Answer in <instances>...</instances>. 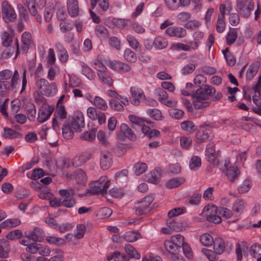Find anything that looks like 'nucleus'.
<instances>
[{
	"label": "nucleus",
	"instance_id": "nucleus-18",
	"mask_svg": "<svg viewBox=\"0 0 261 261\" xmlns=\"http://www.w3.org/2000/svg\"><path fill=\"white\" fill-rule=\"evenodd\" d=\"M92 153L89 152H84L76 155L73 159V165L75 166H81L91 158Z\"/></svg>",
	"mask_w": 261,
	"mask_h": 261
},
{
	"label": "nucleus",
	"instance_id": "nucleus-29",
	"mask_svg": "<svg viewBox=\"0 0 261 261\" xmlns=\"http://www.w3.org/2000/svg\"><path fill=\"white\" fill-rule=\"evenodd\" d=\"M162 171L160 168L155 169L151 172V176L148 177V181L149 182L157 184L159 182Z\"/></svg>",
	"mask_w": 261,
	"mask_h": 261
},
{
	"label": "nucleus",
	"instance_id": "nucleus-44",
	"mask_svg": "<svg viewBox=\"0 0 261 261\" xmlns=\"http://www.w3.org/2000/svg\"><path fill=\"white\" fill-rule=\"evenodd\" d=\"M47 241L49 243L57 246H61L65 244V240L64 238L49 236L46 237Z\"/></svg>",
	"mask_w": 261,
	"mask_h": 261
},
{
	"label": "nucleus",
	"instance_id": "nucleus-13",
	"mask_svg": "<svg viewBox=\"0 0 261 261\" xmlns=\"http://www.w3.org/2000/svg\"><path fill=\"white\" fill-rule=\"evenodd\" d=\"M204 211L209 213V215L207 216V220L211 222L214 223H220L222 221L221 217L216 215L217 213L218 208L216 205H208L204 207Z\"/></svg>",
	"mask_w": 261,
	"mask_h": 261
},
{
	"label": "nucleus",
	"instance_id": "nucleus-59",
	"mask_svg": "<svg viewBox=\"0 0 261 261\" xmlns=\"http://www.w3.org/2000/svg\"><path fill=\"white\" fill-rule=\"evenodd\" d=\"M169 113L171 117L176 119L182 118L184 115V112L182 110L177 109H171L169 110Z\"/></svg>",
	"mask_w": 261,
	"mask_h": 261
},
{
	"label": "nucleus",
	"instance_id": "nucleus-15",
	"mask_svg": "<svg viewBox=\"0 0 261 261\" xmlns=\"http://www.w3.org/2000/svg\"><path fill=\"white\" fill-rule=\"evenodd\" d=\"M27 236L31 238L33 243L36 242H41L43 239L44 231L42 229L35 227L33 231H26Z\"/></svg>",
	"mask_w": 261,
	"mask_h": 261
},
{
	"label": "nucleus",
	"instance_id": "nucleus-8",
	"mask_svg": "<svg viewBox=\"0 0 261 261\" xmlns=\"http://www.w3.org/2000/svg\"><path fill=\"white\" fill-rule=\"evenodd\" d=\"M73 129L76 132L82 131V128L85 126L84 117L83 113L77 111L74 113V117L71 122Z\"/></svg>",
	"mask_w": 261,
	"mask_h": 261
},
{
	"label": "nucleus",
	"instance_id": "nucleus-49",
	"mask_svg": "<svg viewBox=\"0 0 261 261\" xmlns=\"http://www.w3.org/2000/svg\"><path fill=\"white\" fill-rule=\"evenodd\" d=\"M181 128L188 133H191L195 130V126L191 121H185L180 124Z\"/></svg>",
	"mask_w": 261,
	"mask_h": 261
},
{
	"label": "nucleus",
	"instance_id": "nucleus-30",
	"mask_svg": "<svg viewBox=\"0 0 261 261\" xmlns=\"http://www.w3.org/2000/svg\"><path fill=\"white\" fill-rule=\"evenodd\" d=\"M120 131L126 137L132 140H135L136 139V135L133 133L132 129L126 124L123 123L121 124Z\"/></svg>",
	"mask_w": 261,
	"mask_h": 261
},
{
	"label": "nucleus",
	"instance_id": "nucleus-40",
	"mask_svg": "<svg viewBox=\"0 0 261 261\" xmlns=\"http://www.w3.org/2000/svg\"><path fill=\"white\" fill-rule=\"evenodd\" d=\"M238 37L237 32L235 29H230L226 37V43L228 45L232 44Z\"/></svg>",
	"mask_w": 261,
	"mask_h": 261
},
{
	"label": "nucleus",
	"instance_id": "nucleus-24",
	"mask_svg": "<svg viewBox=\"0 0 261 261\" xmlns=\"http://www.w3.org/2000/svg\"><path fill=\"white\" fill-rule=\"evenodd\" d=\"M10 250L9 242L5 239L0 240V257L6 258Z\"/></svg>",
	"mask_w": 261,
	"mask_h": 261
},
{
	"label": "nucleus",
	"instance_id": "nucleus-4",
	"mask_svg": "<svg viewBox=\"0 0 261 261\" xmlns=\"http://www.w3.org/2000/svg\"><path fill=\"white\" fill-rule=\"evenodd\" d=\"M229 164V161L225 160L224 162L221 163L219 165V166L218 167L220 170L224 171L225 170H226V175L227 176L228 180L230 182H233L236 179L238 178L240 175V172L237 167H228Z\"/></svg>",
	"mask_w": 261,
	"mask_h": 261
},
{
	"label": "nucleus",
	"instance_id": "nucleus-60",
	"mask_svg": "<svg viewBox=\"0 0 261 261\" xmlns=\"http://www.w3.org/2000/svg\"><path fill=\"white\" fill-rule=\"evenodd\" d=\"M128 173V171L127 169H123L121 171L117 172L115 177L116 181L117 182L125 180L127 177Z\"/></svg>",
	"mask_w": 261,
	"mask_h": 261
},
{
	"label": "nucleus",
	"instance_id": "nucleus-22",
	"mask_svg": "<svg viewBox=\"0 0 261 261\" xmlns=\"http://www.w3.org/2000/svg\"><path fill=\"white\" fill-rule=\"evenodd\" d=\"M128 118L132 123V127L134 129H137V126L141 128L144 124L145 122H146L147 123H151V121L149 120L140 118L133 115H129Z\"/></svg>",
	"mask_w": 261,
	"mask_h": 261
},
{
	"label": "nucleus",
	"instance_id": "nucleus-17",
	"mask_svg": "<svg viewBox=\"0 0 261 261\" xmlns=\"http://www.w3.org/2000/svg\"><path fill=\"white\" fill-rule=\"evenodd\" d=\"M184 243V237L180 234H176L172 236L170 240L165 241L164 245H166L168 248H170L169 250H171L170 246L172 245L181 248Z\"/></svg>",
	"mask_w": 261,
	"mask_h": 261
},
{
	"label": "nucleus",
	"instance_id": "nucleus-53",
	"mask_svg": "<svg viewBox=\"0 0 261 261\" xmlns=\"http://www.w3.org/2000/svg\"><path fill=\"white\" fill-rule=\"evenodd\" d=\"M57 86L55 83L51 84L48 83V85L45 87L43 95L49 96L51 94H55L57 92Z\"/></svg>",
	"mask_w": 261,
	"mask_h": 261
},
{
	"label": "nucleus",
	"instance_id": "nucleus-27",
	"mask_svg": "<svg viewBox=\"0 0 261 261\" xmlns=\"http://www.w3.org/2000/svg\"><path fill=\"white\" fill-rule=\"evenodd\" d=\"M213 244L214 245V249L217 254H221L224 251L226 246L225 242L222 239L216 238Z\"/></svg>",
	"mask_w": 261,
	"mask_h": 261
},
{
	"label": "nucleus",
	"instance_id": "nucleus-10",
	"mask_svg": "<svg viewBox=\"0 0 261 261\" xmlns=\"http://www.w3.org/2000/svg\"><path fill=\"white\" fill-rule=\"evenodd\" d=\"M113 163L112 154L107 151H101L100 158V165L101 168L106 170L111 167Z\"/></svg>",
	"mask_w": 261,
	"mask_h": 261
},
{
	"label": "nucleus",
	"instance_id": "nucleus-7",
	"mask_svg": "<svg viewBox=\"0 0 261 261\" xmlns=\"http://www.w3.org/2000/svg\"><path fill=\"white\" fill-rule=\"evenodd\" d=\"M54 110V107L53 106H50L47 103L43 104L39 111L37 118L38 121L40 123H43L46 121L49 118Z\"/></svg>",
	"mask_w": 261,
	"mask_h": 261
},
{
	"label": "nucleus",
	"instance_id": "nucleus-34",
	"mask_svg": "<svg viewBox=\"0 0 261 261\" xmlns=\"http://www.w3.org/2000/svg\"><path fill=\"white\" fill-rule=\"evenodd\" d=\"M222 53L225 57L226 61L229 66H233L236 62V58L230 52L228 47L226 48L224 50H222Z\"/></svg>",
	"mask_w": 261,
	"mask_h": 261
},
{
	"label": "nucleus",
	"instance_id": "nucleus-26",
	"mask_svg": "<svg viewBox=\"0 0 261 261\" xmlns=\"http://www.w3.org/2000/svg\"><path fill=\"white\" fill-rule=\"evenodd\" d=\"M26 5L31 14L35 17L38 22H40L41 17L37 15L35 0H26Z\"/></svg>",
	"mask_w": 261,
	"mask_h": 261
},
{
	"label": "nucleus",
	"instance_id": "nucleus-56",
	"mask_svg": "<svg viewBox=\"0 0 261 261\" xmlns=\"http://www.w3.org/2000/svg\"><path fill=\"white\" fill-rule=\"evenodd\" d=\"M126 40L129 45L135 50H137L139 49V43L137 39L132 35H128L126 37Z\"/></svg>",
	"mask_w": 261,
	"mask_h": 261
},
{
	"label": "nucleus",
	"instance_id": "nucleus-42",
	"mask_svg": "<svg viewBox=\"0 0 261 261\" xmlns=\"http://www.w3.org/2000/svg\"><path fill=\"white\" fill-rule=\"evenodd\" d=\"M20 223V221L19 219H7L5 221L3 222L0 224L1 228H5L7 227H15L19 225Z\"/></svg>",
	"mask_w": 261,
	"mask_h": 261
},
{
	"label": "nucleus",
	"instance_id": "nucleus-61",
	"mask_svg": "<svg viewBox=\"0 0 261 261\" xmlns=\"http://www.w3.org/2000/svg\"><path fill=\"white\" fill-rule=\"evenodd\" d=\"M2 44L4 46L8 47L12 41V38L7 32H4L2 34Z\"/></svg>",
	"mask_w": 261,
	"mask_h": 261
},
{
	"label": "nucleus",
	"instance_id": "nucleus-39",
	"mask_svg": "<svg viewBox=\"0 0 261 261\" xmlns=\"http://www.w3.org/2000/svg\"><path fill=\"white\" fill-rule=\"evenodd\" d=\"M3 137L5 138L13 139L21 136V134L11 128L5 127Z\"/></svg>",
	"mask_w": 261,
	"mask_h": 261
},
{
	"label": "nucleus",
	"instance_id": "nucleus-11",
	"mask_svg": "<svg viewBox=\"0 0 261 261\" xmlns=\"http://www.w3.org/2000/svg\"><path fill=\"white\" fill-rule=\"evenodd\" d=\"M215 145L213 143H210L206 149V155L207 157V161L214 166H219L221 164L219 160L216 155V151L214 148Z\"/></svg>",
	"mask_w": 261,
	"mask_h": 261
},
{
	"label": "nucleus",
	"instance_id": "nucleus-36",
	"mask_svg": "<svg viewBox=\"0 0 261 261\" xmlns=\"http://www.w3.org/2000/svg\"><path fill=\"white\" fill-rule=\"evenodd\" d=\"M97 75L100 81L111 87L113 86V81L112 77L106 72H97Z\"/></svg>",
	"mask_w": 261,
	"mask_h": 261
},
{
	"label": "nucleus",
	"instance_id": "nucleus-31",
	"mask_svg": "<svg viewBox=\"0 0 261 261\" xmlns=\"http://www.w3.org/2000/svg\"><path fill=\"white\" fill-rule=\"evenodd\" d=\"M86 231V226L83 224H78L76 226V232H75L74 236L70 234H67L65 238L66 239H68L70 237H74L76 239H81L84 237V235Z\"/></svg>",
	"mask_w": 261,
	"mask_h": 261
},
{
	"label": "nucleus",
	"instance_id": "nucleus-37",
	"mask_svg": "<svg viewBox=\"0 0 261 261\" xmlns=\"http://www.w3.org/2000/svg\"><path fill=\"white\" fill-rule=\"evenodd\" d=\"M90 101L97 108L101 110H106L108 108L106 101L99 96H96L93 101Z\"/></svg>",
	"mask_w": 261,
	"mask_h": 261
},
{
	"label": "nucleus",
	"instance_id": "nucleus-12",
	"mask_svg": "<svg viewBox=\"0 0 261 261\" xmlns=\"http://www.w3.org/2000/svg\"><path fill=\"white\" fill-rule=\"evenodd\" d=\"M165 32L170 37H174L177 38H183L187 35L186 30L179 27H169L166 29Z\"/></svg>",
	"mask_w": 261,
	"mask_h": 261
},
{
	"label": "nucleus",
	"instance_id": "nucleus-19",
	"mask_svg": "<svg viewBox=\"0 0 261 261\" xmlns=\"http://www.w3.org/2000/svg\"><path fill=\"white\" fill-rule=\"evenodd\" d=\"M67 9L69 14L73 17L78 15L79 13L77 0H67Z\"/></svg>",
	"mask_w": 261,
	"mask_h": 261
},
{
	"label": "nucleus",
	"instance_id": "nucleus-3",
	"mask_svg": "<svg viewBox=\"0 0 261 261\" xmlns=\"http://www.w3.org/2000/svg\"><path fill=\"white\" fill-rule=\"evenodd\" d=\"M254 4L253 0H238L237 12L243 17H248L253 10Z\"/></svg>",
	"mask_w": 261,
	"mask_h": 261
},
{
	"label": "nucleus",
	"instance_id": "nucleus-52",
	"mask_svg": "<svg viewBox=\"0 0 261 261\" xmlns=\"http://www.w3.org/2000/svg\"><path fill=\"white\" fill-rule=\"evenodd\" d=\"M48 81L44 79H37L36 81V86L40 92L43 95L45 87L48 85Z\"/></svg>",
	"mask_w": 261,
	"mask_h": 261
},
{
	"label": "nucleus",
	"instance_id": "nucleus-55",
	"mask_svg": "<svg viewBox=\"0 0 261 261\" xmlns=\"http://www.w3.org/2000/svg\"><path fill=\"white\" fill-rule=\"evenodd\" d=\"M80 138L85 141L92 142L95 139V133L92 130L85 132L81 135Z\"/></svg>",
	"mask_w": 261,
	"mask_h": 261
},
{
	"label": "nucleus",
	"instance_id": "nucleus-1",
	"mask_svg": "<svg viewBox=\"0 0 261 261\" xmlns=\"http://www.w3.org/2000/svg\"><path fill=\"white\" fill-rule=\"evenodd\" d=\"M216 90L211 86L205 85L204 88L200 87L192 95L193 105L195 109H200L208 107L210 103L206 101L210 96L214 95Z\"/></svg>",
	"mask_w": 261,
	"mask_h": 261
},
{
	"label": "nucleus",
	"instance_id": "nucleus-2",
	"mask_svg": "<svg viewBox=\"0 0 261 261\" xmlns=\"http://www.w3.org/2000/svg\"><path fill=\"white\" fill-rule=\"evenodd\" d=\"M153 200V198L148 195L141 201L136 202L134 207L135 214L138 216H141L149 213L152 209L151 204Z\"/></svg>",
	"mask_w": 261,
	"mask_h": 261
},
{
	"label": "nucleus",
	"instance_id": "nucleus-6",
	"mask_svg": "<svg viewBox=\"0 0 261 261\" xmlns=\"http://www.w3.org/2000/svg\"><path fill=\"white\" fill-rule=\"evenodd\" d=\"M2 10L4 19L8 21H14L16 18V14L11 5L7 1L2 4Z\"/></svg>",
	"mask_w": 261,
	"mask_h": 261
},
{
	"label": "nucleus",
	"instance_id": "nucleus-16",
	"mask_svg": "<svg viewBox=\"0 0 261 261\" xmlns=\"http://www.w3.org/2000/svg\"><path fill=\"white\" fill-rule=\"evenodd\" d=\"M220 14L219 15L217 22L216 24V30L219 33H222L225 28L224 21L225 5L221 4L219 7Z\"/></svg>",
	"mask_w": 261,
	"mask_h": 261
},
{
	"label": "nucleus",
	"instance_id": "nucleus-9",
	"mask_svg": "<svg viewBox=\"0 0 261 261\" xmlns=\"http://www.w3.org/2000/svg\"><path fill=\"white\" fill-rule=\"evenodd\" d=\"M26 251L30 253L36 254L38 253L43 256L49 255L50 250L47 246H42L39 244H35V246H31L26 248Z\"/></svg>",
	"mask_w": 261,
	"mask_h": 261
},
{
	"label": "nucleus",
	"instance_id": "nucleus-20",
	"mask_svg": "<svg viewBox=\"0 0 261 261\" xmlns=\"http://www.w3.org/2000/svg\"><path fill=\"white\" fill-rule=\"evenodd\" d=\"M259 66L260 64L258 61L254 62L249 65L246 73V78L247 81H251L253 79L257 73Z\"/></svg>",
	"mask_w": 261,
	"mask_h": 261
},
{
	"label": "nucleus",
	"instance_id": "nucleus-14",
	"mask_svg": "<svg viewBox=\"0 0 261 261\" xmlns=\"http://www.w3.org/2000/svg\"><path fill=\"white\" fill-rule=\"evenodd\" d=\"M131 97L130 101L132 104L135 106H138L140 103V100L144 97L143 92L135 87L130 88V89Z\"/></svg>",
	"mask_w": 261,
	"mask_h": 261
},
{
	"label": "nucleus",
	"instance_id": "nucleus-47",
	"mask_svg": "<svg viewBox=\"0 0 261 261\" xmlns=\"http://www.w3.org/2000/svg\"><path fill=\"white\" fill-rule=\"evenodd\" d=\"M27 115L29 120L34 121L35 118L36 110L34 103H29L27 105Z\"/></svg>",
	"mask_w": 261,
	"mask_h": 261
},
{
	"label": "nucleus",
	"instance_id": "nucleus-45",
	"mask_svg": "<svg viewBox=\"0 0 261 261\" xmlns=\"http://www.w3.org/2000/svg\"><path fill=\"white\" fill-rule=\"evenodd\" d=\"M141 238V234L135 231H128L124 234V239L128 242H133Z\"/></svg>",
	"mask_w": 261,
	"mask_h": 261
},
{
	"label": "nucleus",
	"instance_id": "nucleus-5",
	"mask_svg": "<svg viewBox=\"0 0 261 261\" xmlns=\"http://www.w3.org/2000/svg\"><path fill=\"white\" fill-rule=\"evenodd\" d=\"M213 137V135L212 134L211 130L205 126L201 125L196 134L195 142L198 144H201Z\"/></svg>",
	"mask_w": 261,
	"mask_h": 261
},
{
	"label": "nucleus",
	"instance_id": "nucleus-32",
	"mask_svg": "<svg viewBox=\"0 0 261 261\" xmlns=\"http://www.w3.org/2000/svg\"><path fill=\"white\" fill-rule=\"evenodd\" d=\"M153 45L156 48L162 49L167 46L168 41L165 38L158 36L154 39Z\"/></svg>",
	"mask_w": 261,
	"mask_h": 261
},
{
	"label": "nucleus",
	"instance_id": "nucleus-64",
	"mask_svg": "<svg viewBox=\"0 0 261 261\" xmlns=\"http://www.w3.org/2000/svg\"><path fill=\"white\" fill-rule=\"evenodd\" d=\"M251 182L249 180H245L239 187L238 191L240 193H244L249 190L251 188Z\"/></svg>",
	"mask_w": 261,
	"mask_h": 261
},
{
	"label": "nucleus",
	"instance_id": "nucleus-43",
	"mask_svg": "<svg viewBox=\"0 0 261 261\" xmlns=\"http://www.w3.org/2000/svg\"><path fill=\"white\" fill-rule=\"evenodd\" d=\"M185 180L181 178H174L169 180L166 183V187L170 189L177 187L184 183Z\"/></svg>",
	"mask_w": 261,
	"mask_h": 261
},
{
	"label": "nucleus",
	"instance_id": "nucleus-41",
	"mask_svg": "<svg viewBox=\"0 0 261 261\" xmlns=\"http://www.w3.org/2000/svg\"><path fill=\"white\" fill-rule=\"evenodd\" d=\"M124 249L125 252L129 255V258H135L136 259H139L140 258V255L137 252L135 248L130 244L126 245Z\"/></svg>",
	"mask_w": 261,
	"mask_h": 261
},
{
	"label": "nucleus",
	"instance_id": "nucleus-38",
	"mask_svg": "<svg viewBox=\"0 0 261 261\" xmlns=\"http://www.w3.org/2000/svg\"><path fill=\"white\" fill-rule=\"evenodd\" d=\"M147 113L151 118L155 120H161L163 118L161 111L158 109H148Z\"/></svg>",
	"mask_w": 261,
	"mask_h": 261
},
{
	"label": "nucleus",
	"instance_id": "nucleus-23",
	"mask_svg": "<svg viewBox=\"0 0 261 261\" xmlns=\"http://www.w3.org/2000/svg\"><path fill=\"white\" fill-rule=\"evenodd\" d=\"M128 118L132 123V127L134 129H137V126L141 128L144 124L145 122H146L147 123H151V121L149 120L140 118L133 115H129Z\"/></svg>",
	"mask_w": 261,
	"mask_h": 261
},
{
	"label": "nucleus",
	"instance_id": "nucleus-63",
	"mask_svg": "<svg viewBox=\"0 0 261 261\" xmlns=\"http://www.w3.org/2000/svg\"><path fill=\"white\" fill-rule=\"evenodd\" d=\"M95 33L97 36L107 37L108 34L107 29L102 25H98L95 29Z\"/></svg>",
	"mask_w": 261,
	"mask_h": 261
},
{
	"label": "nucleus",
	"instance_id": "nucleus-35",
	"mask_svg": "<svg viewBox=\"0 0 261 261\" xmlns=\"http://www.w3.org/2000/svg\"><path fill=\"white\" fill-rule=\"evenodd\" d=\"M214 239L209 233H205L201 235L200 241L203 246H211L214 243Z\"/></svg>",
	"mask_w": 261,
	"mask_h": 261
},
{
	"label": "nucleus",
	"instance_id": "nucleus-62",
	"mask_svg": "<svg viewBox=\"0 0 261 261\" xmlns=\"http://www.w3.org/2000/svg\"><path fill=\"white\" fill-rule=\"evenodd\" d=\"M201 164V159L198 156H193L190 162V168L191 169H195L199 168Z\"/></svg>",
	"mask_w": 261,
	"mask_h": 261
},
{
	"label": "nucleus",
	"instance_id": "nucleus-51",
	"mask_svg": "<svg viewBox=\"0 0 261 261\" xmlns=\"http://www.w3.org/2000/svg\"><path fill=\"white\" fill-rule=\"evenodd\" d=\"M250 252L252 257L255 258L259 257L261 255V246L257 243L253 244L250 247Z\"/></svg>",
	"mask_w": 261,
	"mask_h": 261
},
{
	"label": "nucleus",
	"instance_id": "nucleus-50",
	"mask_svg": "<svg viewBox=\"0 0 261 261\" xmlns=\"http://www.w3.org/2000/svg\"><path fill=\"white\" fill-rule=\"evenodd\" d=\"M134 168L135 174L138 176L146 171L147 166L144 163L138 162L135 165Z\"/></svg>",
	"mask_w": 261,
	"mask_h": 261
},
{
	"label": "nucleus",
	"instance_id": "nucleus-33",
	"mask_svg": "<svg viewBox=\"0 0 261 261\" xmlns=\"http://www.w3.org/2000/svg\"><path fill=\"white\" fill-rule=\"evenodd\" d=\"M245 208L244 202L241 200H237L233 203L232 206V210L234 213H236L238 215H237L236 217H239L241 214L243 213Z\"/></svg>",
	"mask_w": 261,
	"mask_h": 261
},
{
	"label": "nucleus",
	"instance_id": "nucleus-57",
	"mask_svg": "<svg viewBox=\"0 0 261 261\" xmlns=\"http://www.w3.org/2000/svg\"><path fill=\"white\" fill-rule=\"evenodd\" d=\"M167 225L172 230L179 231L181 229V225L180 222H177L174 219H172V218H169L167 221Z\"/></svg>",
	"mask_w": 261,
	"mask_h": 261
},
{
	"label": "nucleus",
	"instance_id": "nucleus-28",
	"mask_svg": "<svg viewBox=\"0 0 261 261\" xmlns=\"http://www.w3.org/2000/svg\"><path fill=\"white\" fill-rule=\"evenodd\" d=\"M248 246L246 242L243 241L241 244L237 243L236 244V252L237 256V259L241 260L242 259V252L244 254L248 252Z\"/></svg>",
	"mask_w": 261,
	"mask_h": 261
},
{
	"label": "nucleus",
	"instance_id": "nucleus-48",
	"mask_svg": "<svg viewBox=\"0 0 261 261\" xmlns=\"http://www.w3.org/2000/svg\"><path fill=\"white\" fill-rule=\"evenodd\" d=\"M124 59L128 62L134 63L137 60L136 54L129 48H126L124 52Z\"/></svg>",
	"mask_w": 261,
	"mask_h": 261
},
{
	"label": "nucleus",
	"instance_id": "nucleus-46",
	"mask_svg": "<svg viewBox=\"0 0 261 261\" xmlns=\"http://www.w3.org/2000/svg\"><path fill=\"white\" fill-rule=\"evenodd\" d=\"M74 176L77 182L79 184L84 183L87 180L85 172L81 169H78L74 172Z\"/></svg>",
	"mask_w": 261,
	"mask_h": 261
},
{
	"label": "nucleus",
	"instance_id": "nucleus-58",
	"mask_svg": "<svg viewBox=\"0 0 261 261\" xmlns=\"http://www.w3.org/2000/svg\"><path fill=\"white\" fill-rule=\"evenodd\" d=\"M82 73L90 80H93L95 75L91 69L87 65L83 64L82 66Z\"/></svg>",
	"mask_w": 261,
	"mask_h": 261
},
{
	"label": "nucleus",
	"instance_id": "nucleus-21",
	"mask_svg": "<svg viewBox=\"0 0 261 261\" xmlns=\"http://www.w3.org/2000/svg\"><path fill=\"white\" fill-rule=\"evenodd\" d=\"M72 127L69 121H66L64 123L62 129V136L66 140L71 139L73 137L74 132Z\"/></svg>",
	"mask_w": 261,
	"mask_h": 261
},
{
	"label": "nucleus",
	"instance_id": "nucleus-25",
	"mask_svg": "<svg viewBox=\"0 0 261 261\" xmlns=\"http://www.w3.org/2000/svg\"><path fill=\"white\" fill-rule=\"evenodd\" d=\"M21 40L22 49L24 53H27L32 43L31 34L28 32H24L22 35Z\"/></svg>",
	"mask_w": 261,
	"mask_h": 261
},
{
	"label": "nucleus",
	"instance_id": "nucleus-54",
	"mask_svg": "<svg viewBox=\"0 0 261 261\" xmlns=\"http://www.w3.org/2000/svg\"><path fill=\"white\" fill-rule=\"evenodd\" d=\"M112 214V211L109 207H104L101 208L97 214V216L100 219H106L110 217Z\"/></svg>",
	"mask_w": 261,
	"mask_h": 261
}]
</instances>
